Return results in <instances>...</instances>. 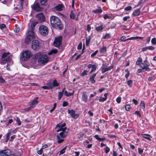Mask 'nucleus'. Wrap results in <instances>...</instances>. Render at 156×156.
<instances>
[{"instance_id":"obj_1","label":"nucleus","mask_w":156,"mask_h":156,"mask_svg":"<svg viewBox=\"0 0 156 156\" xmlns=\"http://www.w3.org/2000/svg\"><path fill=\"white\" fill-rule=\"evenodd\" d=\"M50 22L53 27L59 29H62V26L60 20L57 17L52 16L50 18Z\"/></svg>"},{"instance_id":"obj_2","label":"nucleus","mask_w":156,"mask_h":156,"mask_svg":"<svg viewBox=\"0 0 156 156\" xmlns=\"http://www.w3.org/2000/svg\"><path fill=\"white\" fill-rule=\"evenodd\" d=\"M35 38V36L34 31L29 29L26 34V37L25 39V43L29 44Z\"/></svg>"},{"instance_id":"obj_3","label":"nucleus","mask_w":156,"mask_h":156,"mask_svg":"<svg viewBox=\"0 0 156 156\" xmlns=\"http://www.w3.org/2000/svg\"><path fill=\"white\" fill-rule=\"evenodd\" d=\"M150 64L149 63L147 60L144 61V63H142L140 65V67L142 68L141 69H139L137 70L138 73H140L141 72L145 71H149L151 70L150 68H149Z\"/></svg>"},{"instance_id":"obj_4","label":"nucleus","mask_w":156,"mask_h":156,"mask_svg":"<svg viewBox=\"0 0 156 156\" xmlns=\"http://www.w3.org/2000/svg\"><path fill=\"white\" fill-rule=\"evenodd\" d=\"M39 58L38 62L41 64H45L48 61V57L46 55H41L38 53L36 55L35 58Z\"/></svg>"},{"instance_id":"obj_5","label":"nucleus","mask_w":156,"mask_h":156,"mask_svg":"<svg viewBox=\"0 0 156 156\" xmlns=\"http://www.w3.org/2000/svg\"><path fill=\"white\" fill-rule=\"evenodd\" d=\"M32 55V52L27 50L23 52L20 56V60L22 61H27L30 58Z\"/></svg>"},{"instance_id":"obj_6","label":"nucleus","mask_w":156,"mask_h":156,"mask_svg":"<svg viewBox=\"0 0 156 156\" xmlns=\"http://www.w3.org/2000/svg\"><path fill=\"white\" fill-rule=\"evenodd\" d=\"M12 58V56L10 55V53L9 52L4 53L2 56V63L4 64L6 62H10Z\"/></svg>"},{"instance_id":"obj_7","label":"nucleus","mask_w":156,"mask_h":156,"mask_svg":"<svg viewBox=\"0 0 156 156\" xmlns=\"http://www.w3.org/2000/svg\"><path fill=\"white\" fill-rule=\"evenodd\" d=\"M40 45L39 41L37 40H34L32 41L31 47L33 50L37 51L40 49Z\"/></svg>"},{"instance_id":"obj_8","label":"nucleus","mask_w":156,"mask_h":156,"mask_svg":"<svg viewBox=\"0 0 156 156\" xmlns=\"http://www.w3.org/2000/svg\"><path fill=\"white\" fill-rule=\"evenodd\" d=\"M40 33L43 35H46L48 34V29L45 26L42 25L40 26L39 28Z\"/></svg>"},{"instance_id":"obj_9","label":"nucleus","mask_w":156,"mask_h":156,"mask_svg":"<svg viewBox=\"0 0 156 156\" xmlns=\"http://www.w3.org/2000/svg\"><path fill=\"white\" fill-rule=\"evenodd\" d=\"M66 123H64L63 124L59 123L56 126L55 128H58L57 130V131L58 132L61 131H64L67 130V128L65 127Z\"/></svg>"},{"instance_id":"obj_10","label":"nucleus","mask_w":156,"mask_h":156,"mask_svg":"<svg viewBox=\"0 0 156 156\" xmlns=\"http://www.w3.org/2000/svg\"><path fill=\"white\" fill-rule=\"evenodd\" d=\"M62 39V36H59L55 38L54 42V46L57 47H59L61 44Z\"/></svg>"},{"instance_id":"obj_11","label":"nucleus","mask_w":156,"mask_h":156,"mask_svg":"<svg viewBox=\"0 0 156 156\" xmlns=\"http://www.w3.org/2000/svg\"><path fill=\"white\" fill-rule=\"evenodd\" d=\"M1 156H11V152L9 149L2 150L0 151Z\"/></svg>"},{"instance_id":"obj_12","label":"nucleus","mask_w":156,"mask_h":156,"mask_svg":"<svg viewBox=\"0 0 156 156\" xmlns=\"http://www.w3.org/2000/svg\"><path fill=\"white\" fill-rule=\"evenodd\" d=\"M36 17L38 21L40 22H43L45 20V16L42 13L38 14L36 15Z\"/></svg>"},{"instance_id":"obj_13","label":"nucleus","mask_w":156,"mask_h":156,"mask_svg":"<svg viewBox=\"0 0 156 156\" xmlns=\"http://www.w3.org/2000/svg\"><path fill=\"white\" fill-rule=\"evenodd\" d=\"M68 112L69 114H70V115L71 117L75 119H77L79 116L78 114H75V111L73 110H68Z\"/></svg>"},{"instance_id":"obj_14","label":"nucleus","mask_w":156,"mask_h":156,"mask_svg":"<svg viewBox=\"0 0 156 156\" xmlns=\"http://www.w3.org/2000/svg\"><path fill=\"white\" fill-rule=\"evenodd\" d=\"M32 8L34 10L37 11H41L42 8L40 7L38 3H36L32 6Z\"/></svg>"},{"instance_id":"obj_15","label":"nucleus","mask_w":156,"mask_h":156,"mask_svg":"<svg viewBox=\"0 0 156 156\" xmlns=\"http://www.w3.org/2000/svg\"><path fill=\"white\" fill-rule=\"evenodd\" d=\"M81 99L82 101L84 102H87V96L85 91H83L82 93Z\"/></svg>"},{"instance_id":"obj_16","label":"nucleus","mask_w":156,"mask_h":156,"mask_svg":"<svg viewBox=\"0 0 156 156\" xmlns=\"http://www.w3.org/2000/svg\"><path fill=\"white\" fill-rule=\"evenodd\" d=\"M68 129H67V130H65L64 131H61V132L59 133V136H60L62 138H64L66 137L68 135Z\"/></svg>"},{"instance_id":"obj_17","label":"nucleus","mask_w":156,"mask_h":156,"mask_svg":"<svg viewBox=\"0 0 156 156\" xmlns=\"http://www.w3.org/2000/svg\"><path fill=\"white\" fill-rule=\"evenodd\" d=\"M38 97H36L31 102V104L30 106L33 108H34L37 104L38 101L37 100L38 99Z\"/></svg>"},{"instance_id":"obj_18","label":"nucleus","mask_w":156,"mask_h":156,"mask_svg":"<svg viewBox=\"0 0 156 156\" xmlns=\"http://www.w3.org/2000/svg\"><path fill=\"white\" fill-rule=\"evenodd\" d=\"M63 5L61 4H59L55 7L54 9L55 10L58 11H61L63 10Z\"/></svg>"},{"instance_id":"obj_19","label":"nucleus","mask_w":156,"mask_h":156,"mask_svg":"<svg viewBox=\"0 0 156 156\" xmlns=\"http://www.w3.org/2000/svg\"><path fill=\"white\" fill-rule=\"evenodd\" d=\"M113 66H111L108 68H102L101 69V71L102 73H104L105 72L109 71L111 69H113Z\"/></svg>"},{"instance_id":"obj_20","label":"nucleus","mask_w":156,"mask_h":156,"mask_svg":"<svg viewBox=\"0 0 156 156\" xmlns=\"http://www.w3.org/2000/svg\"><path fill=\"white\" fill-rule=\"evenodd\" d=\"M56 137L57 140V143L58 144L62 143L64 141V138L58 135H57Z\"/></svg>"},{"instance_id":"obj_21","label":"nucleus","mask_w":156,"mask_h":156,"mask_svg":"<svg viewBox=\"0 0 156 156\" xmlns=\"http://www.w3.org/2000/svg\"><path fill=\"white\" fill-rule=\"evenodd\" d=\"M96 75V73H94L90 78L89 80L92 83H94L95 82V80H94V79Z\"/></svg>"},{"instance_id":"obj_22","label":"nucleus","mask_w":156,"mask_h":156,"mask_svg":"<svg viewBox=\"0 0 156 156\" xmlns=\"http://www.w3.org/2000/svg\"><path fill=\"white\" fill-rule=\"evenodd\" d=\"M140 13V10L139 9H135L133 11V15L134 16H137L139 15Z\"/></svg>"},{"instance_id":"obj_23","label":"nucleus","mask_w":156,"mask_h":156,"mask_svg":"<svg viewBox=\"0 0 156 156\" xmlns=\"http://www.w3.org/2000/svg\"><path fill=\"white\" fill-rule=\"evenodd\" d=\"M102 12V10L100 7H98V9L93 11V12L94 13H101Z\"/></svg>"},{"instance_id":"obj_24","label":"nucleus","mask_w":156,"mask_h":156,"mask_svg":"<svg viewBox=\"0 0 156 156\" xmlns=\"http://www.w3.org/2000/svg\"><path fill=\"white\" fill-rule=\"evenodd\" d=\"M70 17L71 19H75L76 20H77L78 19V17H76V15L72 12L70 13Z\"/></svg>"},{"instance_id":"obj_25","label":"nucleus","mask_w":156,"mask_h":156,"mask_svg":"<svg viewBox=\"0 0 156 156\" xmlns=\"http://www.w3.org/2000/svg\"><path fill=\"white\" fill-rule=\"evenodd\" d=\"M142 135L144 136H143V137L144 138H145L147 139L150 141L151 140V138H152V137L149 134H144Z\"/></svg>"},{"instance_id":"obj_26","label":"nucleus","mask_w":156,"mask_h":156,"mask_svg":"<svg viewBox=\"0 0 156 156\" xmlns=\"http://www.w3.org/2000/svg\"><path fill=\"white\" fill-rule=\"evenodd\" d=\"M74 92V91H73V93H68L66 90H65L64 91V94L66 96L69 97L73 95V94Z\"/></svg>"},{"instance_id":"obj_27","label":"nucleus","mask_w":156,"mask_h":156,"mask_svg":"<svg viewBox=\"0 0 156 156\" xmlns=\"http://www.w3.org/2000/svg\"><path fill=\"white\" fill-rule=\"evenodd\" d=\"M142 59L141 58H139L138 59L136 62V64L137 65H139L140 66L141 63H142Z\"/></svg>"},{"instance_id":"obj_28","label":"nucleus","mask_w":156,"mask_h":156,"mask_svg":"<svg viewBox=\"0 0 156 156\" xmlns=\"http://www.w3.org/2000/svg\"><path fill=\"white\" fill-rule=\"evenodd\" d=\"M106 47L103 46V47L100 49V52L101 53H105L106 51Z\"/></svg>"},{"instance_id":"obj_29","label":"nucleus","mask_w":156,"mask_h":156,"mask_svg":"<svg viewBox=\"0 0 156 156\" xmlns=\"http://www.w3.org/2000/svg\"><path fill=\"white\" fill-rule=\"evenodd\" d=\"M57 52V50L56 49H52L48 53V55H51L53 54H56Z\"/></svg>"},{"instance_id":"obj_30","label":"nucleus","mask_w":156,"mask_h":156,"mask_svg":"<svg viewBox=\"0 0 156 156\" xmlns=\"http://www.w3.org/2000/svg\"><path fill=\"white\" fill-rule=\"evenodd\" d=\"M41 88L44 89H50L52 88V86H43Z\"/></svg>"},{"instance_id":"obj_31","label":"nucleus","mask_w":156,"mask_h":156,"mask_svg":"<svg viewBox=\"0 0 156 156\" xmlns=\"http://www.w3.org/2000/svg\"><path fill=\"white\" fill-rule=\"evenodd\" d=\"M37 24V23L36 22H32L31 24V29L30 30H32L34 31V29Z\"/></svg>"},{"instance_id":"obj_32","label":"nucleus","mask_w":156,"mask_h":156,"mask_svg":"<svg viewBox=\"0 0 156 156\" xmlns=\"http://www.w3.org/2000/svg\"><path fill=\"white\" fill-rule=\"evenodd\" d=\"M103 29V25H101L99 27H97L96 28V30L98 31H99L102 30Z\"/></svg>"},{"instance_id":"obj_33","label":"nucleus","mask_w":156,"mask_h":156,"mask_svg":"<svg viewBox=\"0 0 156 156\" xmlns=\"http://www.w3.org/2000/svg\"><path fill=\"white\" fill-rule=\"evenodd\" d=\"M140 107L143 109L144 110L145 108V104L143 101H141L140 104Z\"/></svg>"},{"instance_id":"obj_34","label":"nucleus","mask_w":156,"mask_h":156,"mask_svg":"<svg viewBox=\"0 0 156 156\" xmlns=\"http://www.w3.org/2000/svg\"><path fill=\"white\" fill-rule=\"evenodd\" d=\"M66 146L64 148H63L61 150L59 151V155H61L62 154H63L64 153L65 151V150L66 149Z\"/></svg>"},{"instance_id":"obj_35","label":"nucleus","mask_w":156,"mask_h":156,"mask_svg":"<svg viewBox=\"0 0 156 156\" xmlns=\"http://www.w3.org/2000/svg\"><path fill=\"white\" fill-rule=\"evenodd\" d=\"M52 85L54 87H57L59 85V84L58 83L57 80H56L53 81Z\"/></svg>"},{"instance_id":"obj_36","label":"nucleus","mask_w":156,"mask_h":156,"mask_svg":"<svg viewBox=\"0 0 156 156\" xmlns=\"http://www.w3.org/2000/svg\"><path fill=\"white\" fill-rule=\"evenodd\" d=\"M111 37L110 34L109 33L106 34L105 36L103 37L104 39H109Z\"/></svg>"},{"instance_id":"obj_37","label":"nucleus","mask_w":156,"mask_h":156,"mask_svg":"<svg viewBox=\"0 0 156 156\" xmlns=\"http://www.w3.org/2000/svg\"><path fill=\"white\" fill-rule=\"evenodd\" d=\"M63 94L62 92H58V99L59 100H60L61 99V98L63 96Z\"/></svg>"},{"instance_id":"obj_38","label":"nucleus","mask_w":156,"mask_h":156,"mask_svg":"<svg viewBox=\"0 0 156 156\" xmlns=\"http://www.w3.org/2000/svg\"><path fill=\"white\" fill-rule=\"evenodd\" d=\"M133 81L132 80H128L127 82V84L130 87H132V86L133 84Z\"/></svg>"},{"instance_id":"obj_39","label":"nucleus","mask_w":156,"mask_h":156,"mask_svg":"<svg viewBox=\"0 0 156 156\" xmlns=\"http://www.w3.org/2000/svg\"><path fill=\"white\" fill-rule=\"evenodd\" d=\"M97 66L95 65H93L92 67V69L90 73H91L92 72H94L96 69Z\"/></svg>"},{"instance_id":"obj_40","label":"nucleus","mask_w":156,"mask_h":156,"mask_svg":"<svg viewBox=\"0 0 156 156\" xmlns=\"http://www.w3.org/2000/svg\"><path fill=\"white\" fill-rule=\"evenodd\" d=\"M16 121L18 126H20L21 125V122L18 117H17L16 118Z\"/></svg>"},{"instance_id":"obj_41","label":"nucleus","mask_w":156,"mask_h":156,"mask_svg":"<svg viewBox=\"0 0 156 156\" xmlns=\"http://www.w3.org/2000/svg\"><path fill=\"white\" fill-rule=\"evenodd\" d=\"M120 40L121 41H126V37L125 36H122L120 38Z\"/></svg>"},{"instance_id":"obj_42","label":"nucleus","mask_w":156,"mask_h":156,"mask_svg":"<svg viewBox=\"0 0 156 156\" xmlns=\"http://www.w3.org/2000/svg\"><path fill=\"white\" fill-rule=\"evenodd\" d=\"M130 108V106L129 105H127L125 106V109L127 111H129Z\"/></svg>"},{"instance_id":"obj_43","label":"nucleus","mask_w":156,"mask_h":156,"mask_svg":"<svg viewBox=\"0 0 156 156\" xmlns=\"http://www.w3.org/2000/svg\"><path fill=\"white\" fill-rule=\"evenodd\" d=\"M62 105L63 107H66L69 105V103L67 101H64Z\"/></svg>"},{"instance_id":"obj_44","label":"nucleus","mask_w":156,"mask_h":156,"mask_svg":"<svg viewBox=\"0 0 156 156\" xmlns=\"http://www.w3.org/2000/svg\"><path fill=\"white\" fill-rule=\"evenodd\" d=\"M98 52V50H97L94 52L91 55V57H94Z\"/></svg>"},{"instance_id":"obj_45","label":"nucleus","mask_w":156,"mask_h":156,"mask_svg":"<svg viewBox=\"0 0 156 156\" xmlns=\"http://www.w3.org/2000/svg\"><path fill=\"white\" fill-rule=\"evenodd\" d=\"M106 99V98L100 97L99 99V101L100 102H104L105 101Z\"/></svg>"},{"instance_id":"obj_46","label":"nucleus","mask_w":156,"mask_h":156,"mask_svg":"<svg viewBox=\"0 0 156 156\" xmlns=\"http://www.w3.org/2000/svg\"><path fill=\"white\" fill-rule=\"evenodd\" d=\"M90 42V39L89 38H86V45L88 46L89 44V43Z\"/></svg>"},{"instance_id":"obj_47","label":"nucleus","mask_w":156,"mask_h":156,"mask_svg":"<svg viewBox=\"0 0 156 156\" xmlns=\"http://www.w3.org/2000/svg\"><path fill=\"white\" fill-rule=\"evenodd\" d=\"M48 1V0H41L40 2L42 5H45V3Z\"/></svg>"},{"instance_id":"obj_48","label":"nucleus","mask_w":156,"mask_h":156,"mask_svg":"<svg viewBox=\"0 0 156 156\" xmlns=\"http://www.w3.org/2000/svg\"><path fill=\"white\" fill-rule=\"evenodd\" d=\"M88 72V71L87 70H84L81 73V75L82 76H83L84 75L87 74V73Z\"/></svg>"},{"instance_id":"obj_49","label":"nucleus","mask_w":156,"mask_h":156,"mask_svg":"<svg viewBox=\"0 0 156 156\" xmlns=\"http://www.w3.org/2000/svg\"><path fill=\"white\" fill-rule=\"evenodd\" d=\"M32 108H33L30 106V107L25 108L24 110V111L25 112H28V111L30 110Z\"/></svg>"},{"instance_id":"obj_50","label":"nucleus","mask_w":156,"mask_h":156,"mask_svg":"<svg viewBox=\"0 0 156 156\" xmlns=\"http://www.w3.org/2000/svg\"><path fill=\"white\" fill-rule=\"evenodd\" d=\"M0 82L1 83H4L5 82V81L3 78L2 77L0 76Z\"/></svg>"},{"instance_id":"obj_51","label":"nucleus","mask_w":156,"mask_h":156,"mask_svg":"<svg viewBox=\"0 0 156 156\" xmlns=\"http://www.w3.org/2000/svg\"><path fill=\"white\" fill-rule=\"evenodd\" d=\"M151 42L152 44H156V41L155 38H153L151 40Z\"/></svg>"},{"instance_id":"obj_52","label":"nucleus","mask_w":156,"mask_h":156,"mask_svg":"<svg viewBox=\"0 0 156 156\" xmlns=\"http://www.w3.org/2000/svg\"><path fill=\"white\" fill-rule=\"evenodd\" d=\"M56 106V103H54V106H53V108L52 109H51V110H50V112L51 113L54 110V109H55Z\"/></svg>"},{"instance_id":"obj_53","label":"nucleus","mask_w":156,"mask_h":156,"mask_svg":"<svg viewBox=\"0 0 156 156\" xmlns=\"http://www.w3.org/2000/svg\"><path fill=\"white\" fill-rule=\"evenodd\" d=\"M132 9V7L131 6H128L125 8V10L126 11L130 10Z\"/></svg>"},{"instance_id":"obj_54","label":"nucleus","mask_w":156,"mask_h":156,"mask_svg":"<svg viewBox=\"0 0 156 156\" xmlns=\"http://www.w3.org/2000/svg\"><path fill=\"white\" fill-rule=\"evenodd\" d=\"M135 114H136L137 116L140 117L141 116V115L140 113V112L139 111H136L135 112Z\"/></svg>"},{"instance_id":"obj_55","label":"nucleus","mask_w":156,"mask_h":156,"mask_svg":"<svg viewBox=\"0 0 156 156\" xmlns=\"http://www.w3.org/2000/svg\"><path fill=\"white\" fill-rule=\"evenodd\" d=\"M82 44L81 43H80L77 46V49L78 50L81 49L82 48Z\"/></svg>"},{"instance_id":"obj_56","label":"nucleus","mask_w":156,"mask_h":156,"mask_svg":"<svg viewBox=\"0 0 156 156\" xmlns=\"http://www.w3.org/2000/svg\"><path fill=\"white\" fill-rule=\"evenodd\" d=\"M110 151V148L108 147H106L105 148V153H108Z\"/></svg>"},{"instance_id":"obj_57","label":"nucleus","mask_w":156,"mask_h":156,"mask_svg":"<svg viewBox=\"0 0 156 156\" xmlns=\"http://www.w3.org/2000/svg\"><path fill=\"white\" fill-rule=\"evenodd\" d=\"M121 98L120 97H118L116 99V101L118 103H119L121 101Z\"/></svg>"},{"instance_id":"obj_58","label":"nucleus","mask_w":156,"mask_h":156,"mask_svg":"<svg viewBox=\"0 0 156 156\" xmlns=\"http://www.w3.org/2000/svg\"><path fill=\"white\" fill-rule=\"evenodd\" d=\"M148 49L150 50H154V47H153L152 46H149L147 47Z\"/></svg>"},{"instance_id":"obj_59","label":"nucleus","mask_w":156,"mask_h":156,"mask_svg":"<svg viewBox=\"0 0 156 156\" xmlns=\"http://www.w3.org/2000/svg\"><path fill=\"white\" fill-rule=\"evenodd\" d=\"M6 27V25L4 24H2L0 25V28L1 29H3Z\"/></svg>"},{"instance_id":"obj_60","label":"nucleus","mask_w":156,"mask_h":156,"mask_svg":"<svg viewBox=\"0 0 156 156\" xmlns=\"http://www.w3.org/2000/svg\"><path fill=\"white\" fill-rule=\"evenodd\" d=\"M91 30V27L89 24L87 26V30L88 32H89Z\"/></svg>"},{"instance_id":"obj_61","label":"nucleus","mask_w":156,"mask_h":156,"mask_svg":"<svg viewBox=\"0 0 156 156\" xmlns=\"http://www.w3.org/2000/svg\"><path fill=\"white\" fill-rule=\"evenodd\" d=\"M20 31V28L18 27H16L14 30V31L16 33H18Z\"/></svg>"},{"instance_id":"obj_62","label":"nucleus","mask_w":156,"mask_h":156,"mask_svg":"<svg viewBox=\"0 0 156 156\" xmlns=\"http://www.w3.org/2000/svg\"><path fill=\"white\" fill-rule=\"evenodd\" d=\"M42 151L43 150L41 148L39 150L37 151V153L38 154L41 155L42 154Z\"/></svg>"},{"instance_id":"obj_63","label":"nucleus","mask_w":156,"mask_h":156,"mask_svg":"<svg viewBox=\"0 0 156 156\" xmlns=\"http://www.w3.org/2000/svg\"><path fill=\"white\" fill-rule=\"evenodd\" d=\"M130 17L129 16H126L123 18V20L124 21H126L128 19H129Z\"/></svg>"},{"instance_id":"obj_64","label":"nucleus","mask_w":156,"mask_h":156,"mask_svg":"<svg viewBox=\"0 0 156 156\" xmlns=\"http://www.w3.org/2000/svg\"><path fill=\"white\" fill-rule=\"evenodd\" d=\"M132 101L136 105L138 104L137 101L135 99H133L132 100Z\"/></svg>"}]
</instances>
